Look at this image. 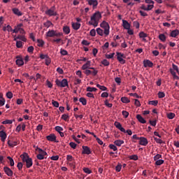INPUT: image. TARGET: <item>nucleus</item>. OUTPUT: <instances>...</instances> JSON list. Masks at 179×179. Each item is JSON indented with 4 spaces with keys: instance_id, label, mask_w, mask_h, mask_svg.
<instances>
[{
    "instance_id": "8",
    "label": "nucleus",
    "mask_w": 179,
    "mask_h": 179,
    "mask_svg": "<svg viewBox=\"0 0 179 179\" xmlns=\"http://www.w3.org/2000/svg\"><path fill=\"white\" fill-rule=\"evenodd\" d=\"M116 54H117V61H119V62L121 63L122 65H124V64H125V59H122V58H125V56L124 55V54L119 52H117Z\"/></svg>"
},
{
    "instance_id": "21",
    "label": "nucleus",
    "mask_w": 179,
    "mask_h": 179,
    "mask_svg": "<svg viewBox=\"0 0 179 179\" xmlns=\"http://www.w3.org/2000/svg\"><path fill=\"white\" fill-rule=\"evenodd\" d=\"M136 118L141 124H146V120L141 115H137Z\"/></svg>"
},
{
    "instance_id": "59",
    "label": "nucleus",
    "mask_w": 179,
    "mask_h": 179,
    "mask_svg": "<svg viewBox=\"0 0 179 179\" xmlns=\"http://www.w3.org/2000/svg\"><path fill=\"white\" fill-rule=\"evenodd\" d=\"M122 166L121 164H117V166L115 167V171H117V173H120L121 171Z\"/></svg>"
},
{
    "instance_id": "15",
    "label": "nucleus",
    "mask_w": 179,
    "mask_h": 179,
    "mask_svg": "<svg viewBox=\"0 0 179 179\" xmlns=\"http://www.w3.org/2000/svg\"><path fill=\"white\" fill-rule=\"evenodd\" d=\"M83 155H90L92 153V151L90 150V148L88 146H83Z\"/></svg>"
},
{
    "instance_id": "63",
    "label": "nucleus",
    "mask_w": 179,
    "mask_h": 179,
    "mask_svg": "<svg viewBox=\"0 0 179 179\" xmlns=\"http://www.w3.org/2000/svg\"><path fill=\"white\" fill-rule=\"evenodd\" d=\"M60 53L62 54V55H68V51L64 49L60 50Z\"/></svg>"
},
{
    "instance_id": "28",
    "label": "nucleus",
    "mask_w": 179,
    "mask_h": 179,
    "mask_svg": "<svg viewBox=\"0 0 179 179\" xmlns=\"http://www.w3.org/2000/svg\"><path fill=\"white\" fill-rule=\"evenodd\" d=\"M5 106V99H3V95L0 94V107Z\"/></svg>"
},
{
    "instance_id": "30",
    "label": "nucleus",
    "mask_w": 179,
    "mask_h": 179,
    "mask_svg": "<svg viewBox=\"0 0 179 179\" xmlns=\"http://www.w3.org/2000/svg\"><path fill=\"white\" fill-rule=\"evenodd\" d=\"M7 159L8 160V163L11 167H13L15 166V161H13V159L10 157H7Z\"/></svg>"
},
{
    "instance_id": "55",
    "label": "nucleus",
    "mask_w": 179,
    "mask_h": 179,
    "mask_svg": "<svg viewBox=\"0 0 179 179\" xmlns=\"http://www.w3.org/2000/svg\"><path fill=\"white\" fill-rule=\"evenodd\" d=\"M122 114L124 117V118H128V116L129 115V113L126 110H122Z\"/></svg>"
},
{
    "instance_id": "5",
    "label": "nucleus",
    "mask_w": 179,
    "mask_h": 179,
    "mask_svg": "<svg viewBox=\"0 0 179 179\" xmlns=\"http://www.w3.org/2000/svg\"><path fill=\"white\" fill-rule=\"evenodd\" d=\"M62 32H58L54 29L49 30L46 32V37H61Z\"/></svg>"
},
{
    "instance_id": "11",
    "label": "nucleus",
    "mask_w": 179,
    "mask_h": 179,
    "mask_svg": "<svg viewBox=\"0 0 179 179\" xmlns=\"http://www.w3.org/2000/svg\"><path fill=\"white\" fill-rule=\"evenodd\" d=\"M143 66L144 68H153V62L150 60L147 59L143 61Z\"/></svg>"
},
{
    "instance_id": "22",
    "label": "nucleus",
    "mask_w": 179,
    "mask_h": 179,
    "mask_svg": "<svg viewBox=\"0 0 179 179\" xmlns=\"http://www.w3.org/2000/svg\"><path fill=\"white\" fill-rule=\"evenodd\" d=\"M179 35V30L178 29H175L173 30L171 32V37H173L174 38H176V37H177V36Z\"/></svg>"
},
{
    "instance_id": "37",
    "label": "nucleus",
    "mask_w": 179,
    "mask_h": 179,
    "mask_svg": "<svg viewBox=\"0 0 179 179\" xmlns=\"http://www.w3.org/2000/svg\"><path fill=\"white\" fill-rule=\"evenodd\" d=\"M16 47L17 48H22V47H23V42L20 41H17Z\"/></svg>"
},
{
    "instance_id": "54",
    "label": "nucleus",
    "mask_w": 179,
    "mask_h": 179,
    "mask_svg": "<svg viewBox=\"0 0 179 179\" xmlns=\"http://www.w3.org/2000/svg\"><path fill=\"white\" fill-rule=\"evenodd\" d=\"M114 55H115V53H111L110 55H106V58L108 59H111L112 58H114Z\"/></svg>"
},
{
    "instance_id": "56",
    "label": "nucleus",
    "mask_w": 179,
    "mask_h": 179,
    "mask_svg": "<svg viewBox=\"0 0 179 179\" xmlns=\"http://www.w3.org/2000/svg\"><path fill=\"white\" fill-rule=\"evenodd\" d=\"M62 119L64 121H68V120H69V116L66 114H64L62 115Z\"/></svg>"
},
{
    "instance_id": "52",
    "label": "nucleus",
    "mask_w": 179,
    "mask_h": 179,
    "mask_svg": "<svg viewBox=\"0 0 179 179\" xmlns=\"http://www.w3.org/2000/svg\"><path fill=\"white\" fill-rule=\"evenodd\" d=\"M165 96H166V94H164V92H158L159 99H163V97H165Z\"/></svg>"
},
{
    "instance_id": "32",
    "label": "nucleus",
    "mask_w": 179,
    "mask_h": 179,
    "mask_svg": "<svg viewBox=\"0 0 179 179\" xmlns=\"http://www.w3.org/2000/svg\"><path fill=\"white\" fill-rule=\"evenodd\" d=\"M167 118H169V120H173L174 118V117H176V113H167Z\"/></svg>"
},
{
    "instance_id": "12",
    "label": "nucleus",
    "mask_w": 179,
    "mask_h": 179,
    "mask_svg": "<svg viewBox=\"0 0 179 179\" xmlns=\"http://www.w3.org/2000/svg\"><path fill=\"white\" fill-rule=\"evenodd\" d=\"M148 143H149L148 138L145 137H140L139 145H141L142 146H146Z\"/></svg>"
},
{
    "instance_id": "29",
    "label": "nucleus",
    "mask_w": 179,
    "mask_h": 179,
    "mask_svg": "<svg viewBox=\"0 0 179 179\" xmlns=\"http://www.w3.org/2000/svg\"><path fill=\"white\" fill-rule=\"evenodd\" d=\"M63 31L65 34H69L71 33V29H69V27L65 26L63 27Z\"/></svg>"
},
{
    "instance_id": "39",
    "label": "nucleus",
    "mask_w": 179,
    "mask_h": 179,
    "mask_svg": "<svg viewBox=\"0 0 179 179\" xmlns=\"http://www.w3.org/2000/svg\"><path fill=\"white\" fill-rule=\"evenodd\" d=\"M17 38H18V40H21L22 41H27L26 37H24V35H18L17 36Z\"/></svg>"
},
{
    "instance_id": "45",
    "label": "nucleus",
    "mask_w": 179,
    "mask_h": 179,
    "mask_svg": "<svg viewBox=\"0 0 179 179\" xmlns=\"http://www.w3.org/2000/svg\"><path fill=\"white\" fill-rule=\"evenodd\" d=\"M109 148H110V149H111L114 152H117V146H115V145L110 144Z\"/></svg>"
},
{
    "instance_id": "7",
    "label": "nucleus",
    "mask_w": 179,
    "mask_h": 179,
    "mask_svg": "<svg viewBox=\"0 0 179 179\" xmlns=\"http://www.w3.org/2000/svg\"><path fill=\"white\" fill-rule=\"evenodd\" d=\"M45 15H48V16H57V11H55V7L53 6L50 9H48L45 12Z\"/></svg>"
},
{
    "instance_id": "3",
    "label": "nucleus",
    "mask_w": 179,
    "mask_h": 179,
    "mask_svg": "<svg viewBox=\"0 0 179 179\" xmlns=\"http://www.w3.org/2000/svg\"><path fill=\"white\" fill-rule=\"evenodd\" d=\"M114 125L117 129H119V131H121V132H123L124 134H128V135H129L130 136L131 135H132V131L131 129H128L127 131H126L125 129L122 127L121 123H120L119 122H115Z\"/></svg>"
},
{
    "instance_id": "57",
    "label": "nucleus",
    "mask_w": 179,
    "mask_h": 179,
    "mask_svg": "<svg viewBox=\"0 0 179 179\" xmlns=\"http://www.w3.org/2000/svg\"><path fill=\"white\" fill-rule=\"evenodd\" d=\"M90 36H92V37H95L96 36V29H92L90 32Z\"/></svg>"
},
{
    "instance_id": "51",
    "label": "nucleus",
    "mask_w": 179,
    "mask_h": 179,
    "mask_svg": "<svg viewBox=\"0 0 179 179\" xmlns=\"http://www.w3.org/2000/svg\"><path fill=\"white\" fill-rule=\"evenodd\" d=\"M23 27V24L20 23L18 24L17 26H15V28L19 31L20 29H22Z\"/></svg>"
},
{
    "instance_id": "24",
    "label": "nucleus",
    "mask_w": 179,
    "mask_h": 179,
    "mask_svg": "<svg viewBox=\"0 0 179 179\" xmlns=\"http://www.w3.org/2000/svg\"><path fill=\"white\" fill-rule=\"evenodd\" d=\"M8 145L10 146V148H15V146L17 145V141H12L10 140L8 141Z\"/></svg>"
},
{
    "instance_id": "40",
    "label": "nucleus",
    "mask_w": 179,
    "mask_h": 179,
    "mask_svg": "<svg viewBox=\"0 0 179 179\" xmlns=\"http://www.w3.org/2000/svg\"><path fill=\"white\" fill-rule=\"evenodd\" d=\"M101 64L102 65H104V66H108L110 65V62L105 59L101 61Z\"/></svg>"
},
{
    "instance_id": "26",
    "label": "nucleus",
    "mask_w": 179,
    "mask_h": 179,
    "mask_svg": "<svg viewBox=\"0 0 179 179\" xmlns=\"http://www.w3.org/2000/svg\"><path fill=\"white\" fill-rule=\"evenodd\" d=\"M114 144L116 146H121V145H124V140H116L114 141Z\"/></svg>"
},
{
    "instance_id": "9",
    "label": "nucleus",
    "mask_w": 179,
    "mask_h": 179,
    "mask_svg": "<svg viewBox=\"0 0 179 179\" xmlns=\"http://www.w3.org/2000/svg\"><path fill=\"white\" fill-rule=\"evenodd\" d=\"M88 2V5L90 6H92L93 9H96L97 8V5H99V1L97 0H86Z\"/></svg>"
},
{
    "instance_id": "64",
    "label": "nucleus",
    "mask_w": 179,
    "mask_h": 179,
    "mask_svg": "<svg viewBox=\"0 0 179 179\" xmlns=\"http://www.w3.org/2000/svg\"><path fill=\"white\" fill-rule=\"evenodd\" d=\"M155 8V5L154 4H148L147 6V10H152V8Z\"/></svg>"
},
{
    "instance_id": "42",
    "label": "nucleus",
    "mask_w": 179,
    "mask_h": 179,
    "mask_svg": "<svg viewBox=\"0 0 179 179\" xmlns=\"http://www.w3.org/2000/svg\"><path fill=\"white\" fill-rule=\"evenodd\" d=\"M148 104L151 105V106H157V104H159V101H150L148 102Z\"/></svg>"
},
{
    "instance_id": "44",
    "label": "nucleus",
    "mask_w": 179,
    "mask_h": 179,
    "mask_svg": "<svg viewBox=\"0 0 179 179\" xmlns=\"http://www.w3.org/2000/svg\"><path fill=\"white\" fill-rule=\"evenodd\" d=\"M159 159H162V155H160V154H157V155L154 157V161H155V162H157L158 160H160Z\"/></svg>"
},
{
    "instance_id": "1",
    "label": "nucleus",
    "mask_w": 179,
    "mask_h": 179,
    "mask_svg": "<svg viewBox=\"0 0 179 179\" xmlns=\"http://www.w3.org/2000/svg\"><path fill=\"white\" fill-rule=\"evenodd\" d=\"M100 19H101V13L96 11L92 16H91V21L89 22V24L94 26V27H97Z\"/></svg>"
},
{
    "instance_id": "23",
    "label": "nucleus",
    "mask_w": 179,
    "mask_h": 179,
    "mask_svg": "<svg viewBox=\"0 0 179 179\" xmlns=\"http://www.w3.org/2000/svg\"><path fill=\"white\" fill-rule=\"evenodd\" d=\"M72 27L74 30H79L80 29V24L78 22H72Z\"/></svg>"
},
{
    "instance_id": "48",
    "label": "nucleus",
    "mask_w": 179,
    "mask_h": 179,
    "mask_svg": "<svg viewBox=\"0 0 179 179\" xmlns=\"http://www.w3.org/2000/svg\"><path fill=\"white\" fill-rule=\"evenodd\" d=\"M83 170L86 174H92V170H90L89 168H83Z\"/></svg>"
},
{
    "instance_id": "14",
    "label": "nucleus",
    "mask_w": 179,
    "mask_h": 179,
    "mask_svg": "<svg viewBox=\"0 0 179 179\" xmlns=\"http://www.w3.org/2000/svg\"><path fill=\"white\" fill-rule=\"evenodd\" d=\"M46 139L50 141V142H55L57 141V136L54 134H51L46 136Z\"/></svg>"
},
{
    "instance_id": "41",
    "label": "nucleus",
    "mask_w": 179,
    "mask_h": 179,
    "mask_svg": "<svg viewBox=\"0 0 179 179\" xmlns=\"http://www.w3.org/2000/svg\"><path fill=\"white\" fill-rule=\"evenodd\" d=\"M139 37L140 38H146V37H148V35L145 32L141 31L139 33Z\"/></svg>"
},
{
    "instance_id": "4",
    "label": "nucleus",
    "mask_w": 179,
    "mask_h": 179,
    "mask_svg": "<svg viewBox=\"0 0 179 179\" xmlns=\"http://www.w3.org/2000/svg\"><path fill=\"white\" fill-rule=\"evenodd\" d=\"M100 27L104 29L103 33L105 36H108V34H110V24H108V22L103 21L100 24Z\"/></svg>"
},
{
    "instance_id": "18",
    "label": "nucleus",
    "mask_w": 179,
    "mask_h": 179,
    "mask_svg": "<svg viewBox=\"0 0 179 179\" xmlns=\"http://www.w3.org/2000/svg\"><path fill=\"white\" fill-rule=\"evenodd\" d=\"M17 59L16 60V64L18 66H22L23 65H24V62L23 61V59H22V57L17 56Z\"/></svg>"
},
{
    "instance_id": "49",
    "label": "nucleus",
    "mask_w": 179,
    "mask_h": 179,
    "mask_svg": "<svg viewBox=\"0 0 179 179\" xmlns=\"http://www.w3.org/2000/svg\"><path fill=\"white\" fill-rule=\"evenodd\" d=\"M52 106H54V107H56V108L59 107V103H58V101H57L52 100Z\"/></svg>"
},
{
    "instance_id": "17",
    "label": "nucleus",
    "mask_w": 179,
    "mask_h": 179,
    "mask_svg": "<svg viewBox=\"0 0 179 179\" xmlns=\"http://www.w3.org/2000/svg\"><path fill=\"white\" fill-rule=\"evenodd\" d=\"M7 136H8L6 135V132L3 131V130L0 131V138H1V142H5Z\"/></svg>"
},
{
    "instance_id": "13",
    "label": "nucleus",
    "mask_w": 179,
    "mask_h": 179,
    "mask_svg": "<svg viewBox=\"0 0 179 179\" xmlns=\"http://www.w3.org/2000/svg\"><path fill=\"white\" fill-rule=\"evenodd\" d=\"M55 131H57V132H58L60 135V136L62 138H64V136H65V135L64 134V132H62V131H64V128H62V127L59 126H56L55 127Z\"/></svg>"
},
{
    "instance_id": "50",
    "label": "nucleus",
    "mask_w": 179,
    "mask_h": 179,
    "mask_svg": "<svg viewBox=\"0 0 179 179\" xmlns=\"http://www.w3.org/2000/svg\"><path fill=\"white\" fill-rule=\"evenodd\" d=\"M96 90H97V88L96 87H87V92H96Z\"/></svg>"
},
{
    "instance_id": "38",
    "label": "nucleus",
    "mask_w": 179,
    "mask_h": 179,
    "mask_svg": "<svg viewBox=\"0 0 179 179\" xmlns=\"http://www.w3.org/2000/svg\"><path fill=\"white\" fill-rule=\"evenodd\" d=\"M96 87L100 89V90H103V92H106V90H107V88L106 87V86L100 85V84H97Z\"/></svg>"
},
{
    "instance_id": "60",
    "label": "nucleus",
    "mask_w": 179,
    "mask_h": 179,
    "mask_svg": "<svg viewBox=\"0 0 179 179\" xmlns=\"http://www.w3.org/2000/svg\"><path fill=\"white\" fill-rule=\"evenodd\" d=\"M6 97L8 99H12V97H13V94L12 93V92H8L6 93Z\"/></svg>"
},
{
    "instance_id": "35",
    "label": "nucleus",
    "mask_w": 179,
    "mask_h": 179,
    "mask_svg": "<svg viewBox=\"0 0 179 179\" xmlns=\"http://www.w3.org/2000/svg\"><path fill=\"white\" fill-rule=\"evenodd\" d=\"M159 40H161V41H163V43H164V41H166V35H164V34H160L159 35Z\"/></svg>"
},
{
    "instance_id": "20",
    "label": "nucleus",
    "mask_w": 179,
    "mask_h": 179,
    "mask_svg": "<svg viewBox=\"0 0 179 179\" xmlns=\"http://www.w3.org/2000/svg\"><path fill=\"white\" fill-rule=\"evenodd\" d=\"M13 10V13H14V15H16L17 16H22L23 15V13L18 10V8H14L12 9Z\"/></svg>"
},
{
    "instance_id": "6",
    "label": "nucleus",
    "mask_w": 179,
    "mask_h": 179,
    "mask_svg": "<svg viewBox=\"0 0 179 179\" xmlns=\"http://www.w3.org/2000/svg\"><path fill=\"white\" fill-rule=\"evenodd\" d=\"M55 83L57 86H58L59 87H66V86H68V80L65 78L63 79L62 81L57 79Z\"/></svg>"
},
{
    "instance_id": "25",
    "label": "nucleus",
    "mask_w": 179,
    "mask_h": 179,
    "mask_svg": "<svg viewBox=\"0 0 179 179\" xmlns=\"http://www.w3.org/2000/svg\"><path fill=\"white\" fill-rule=\"evenodd\" d=\"M36 150H38V153H40L41 155H43L44 157H45V156H47V152L43 150V149H41L40 148H37L36 149Z\"/></svg>"
},
{
    "instance_id": "34",
    "label": "nucleus",
    "mask_w": 179,
    "mask_h": 179,
    "mask_svg": "<svg viewBox=\"0 0 179 179\" xmlns=\"http://www.w3.org/2000/svg\"><path fill=\"white\" fill-rule=\"evenodd\" d=\"M37 43H38V47H43L44 46V41H43L42 39H38L37 40Z\"/></svg>"
},
{
    "instance_id": "61",
    "label": "nucleus",
    "mask_w": 179,
    "mask_h": 179,
    "mask_svg": "<svg viewBox=\"0 0 179 179\" xmlns=\"http://www.w3.org/2000/svg\"><path fill=\"white\" fill-rule=\"evenodd\" d=\"M69 146L72 148V149H76V143H75L74 142H71L69 143Z\"/></svg>"
},
{
    "instance_id": "31",
    "label": "nucleus",
    "mask_w": 179,
    "mask_h": 179,
    "mask_svg": "<svg viewBox=\"0 0 179 179\" xmlns=\"http://www.w3.org/2000/svg\"><path fill=\"white\" fill-rule=\"evenodd\" d=\"M121 101H122V103H124L125 104H128V103H130L131 101L127 97L123 96V97L121 98Z\"/></svg>"
},
{
    "instance_id": "33",
    "label": "nucleus",
    "mask_w": 179,
    "mask_h": 179,
    "mask_svg": "<svg viewBox=\"0 0 179 179\" xmlns=\"http://www.w3.org/2000/svg\"><path fill=\"white\" fill-rule=\"evenodd\" d=\"M79 101L83 104V106H86L87 104V101L83 97L80 98Z\"/></svg>"
},
{
    "instance_id": "19",
    "label": "nucleus",
    "mask_w": 179,
    "mask_h": 179,
    "mask_svg": "<svg viewBox=\"0 0 179 179\" xmlns=\"http://www.w3.org/2000/svg\"><path fill=\"white\" fill-rule=\"evenodd\" d=\"M90 64H92V62L87 61V62H86V64H85L84 65H83L82 69H83V71H85V70H86V69H90V68H92V67H90Z\"/></svg>"
},
{
    "instance_id": "43",
    "label": "nucleus",
    "mask_w": 179,
    "mask_h": 179,
    "mask_svg": "<svg viewBox=\"0 0 179 179\" xmlns=\"http://www.w3.org/2000/svg\"><path fill=\"white\" fill-rule=\"evenodd\" d=\"M129 159L130 160L136 161V160H138V155H130V156L129 157Z\"/></svg>"
},
{
    "instance_id": "16",
    "label": "nucleus",
    "mask_w": 179,
    "mask_h": 179,
    "mask_svg": "<svg viewBox=\"0 0 179 179\" xmlns=\"http://www.w3.org/2000/svg\"><path fill=\"white\" fill-rule=\"evenodd\" d=\"M122 26L126 30H129V29H131V24H129V22L125 20H122Z\"/></svg>"
},
{
    "instance_id": "47",
    "label": "nucleus",
    "mask_w": 179,
    "mask_h": 179,
    "mask_svg": "<svg viewBox=\"0 0 179 179\" xmlns=\"http://www.w3.org/2000/svg\"><path fill=\"white\" fill-rule=\"evenodd\" d=\"M96 33L97 34H99V36H103V34H104V32L103 31V29H101V28L96 29Z\"/></svg>"
},
{
    "instance_id": "27",
    "label": "nucleus",
    "mask_w": 179,
    "mask_h": 179,
    "mask_svg": "<svg viewBox=\"0 0 179 179\" xmlns=\"http://www.w3.org/2000/svg\"><path fill=\"white\" fill-rule=\"evenodd\" d=\"M43 26H45V27H47V29H48L49 27H51V26H54V24H52V22H51V21L48 20L47 22L43 23Z\"/></svg>"
},
{
    "instance_id": "10",
    "label": "nucleus",
    "mask_w": 179,
    "mask_h": 179,
    "mask_svg": "<svg viewBox=\"0 0 179 179\" xmlns=\"http://www.w3.org/2000/svg\"><path fill=\"white\" fill-rule=\"evenodd\" d=\"M3 171L6 176L8 177H12L13 176V171L10 170V169L8 166H4L3 167Z\"/></svg>"
},
{
    "instance_id": "2",
    "label": "nucleus",
    "mask_w": 179,
    "mask_h": 179,
    "mask_svg": "<svg viewBox=\"0 0 179 179\" xmlns=\"http://www.w3.org/2000/svg\"><path fill=\"white\" fill-rule=\"evenodd\" d=\"M20 157L22 160V163H26L27 169H30L33 166V159L29 157V154L24 153L20 155Z\"/></svg>"
},
{
    "instance_id": "53",
    "label": "nucleus",
    "mask_w": 179,
    "mask_h": 179,
    "mask_svg": "<svg viewBox=\"0 0 179 179\" xmlns=\"http://www.w3.org/2000/svg\"><path fill=\"white\" fill-rule=\"evenodd\" d=\"M13 122V120H6L2 122V124L3 125H6V124H12Z\"/></svg>"
},
{
    "instance_id": "36",
    "label": "nucleus",
    "mask_w": 179,
    "mask_h": 179,
    "mask_svg": "<svg viewBox=\"0 0 179 179\" xmlns=\"http://www.w3.org/2000/svg\"><path fill=\"white\" fill-rule=\"evenodd\" d=\"M164 164V160L163 159H159L158 161H155V166H162V164Z\"/></svg>"
},
{
    "instance_id": "62",
    "label": "nucleus",
    "mask_w": 179,
    "mask_h": 179,
    "mask_svg": "<svg viewBox=\"0 0 179 179\" xmlns=\"http://www.w3.org/2000/svg\"><path fill=\"white\" fill-rule=\"evenodd\" d=\"M17 167L18 170H22L23 169V163L18 162Z\"/></svg>"
},
{
    "instance_id": "46",
    "label": "nucleus",
    "mask_w": 179,
    "mask_h": 179,
    "mask_svg": "<svg viewBox=\"0 0 179 179\" xmlns=\"http://www.w3.org/2000/svg\"><path fill=\"white\" fill-rule=\"evenodd\" d=\"M36 157L38 160H44V159H47V157H43V155L41 153L38 154Z\"/></svg>"
},
{
    "instance_id": "58",
    "label": "nucleus",
    "mask_w": 179,
    "mask_h": 179,
    "mask_svg": "<svg viewBox=\"0 0 179 179\" xmlns=\"http://www.w3.org/2000/svg\"><path fill=\"white\" fill-rule=\"evenodd\" d=\"M104 103H105V106H106V107H108L109 108H111V107H113V103H108V100H106L104 101Z\"/></svg>"
}]
</instances>
